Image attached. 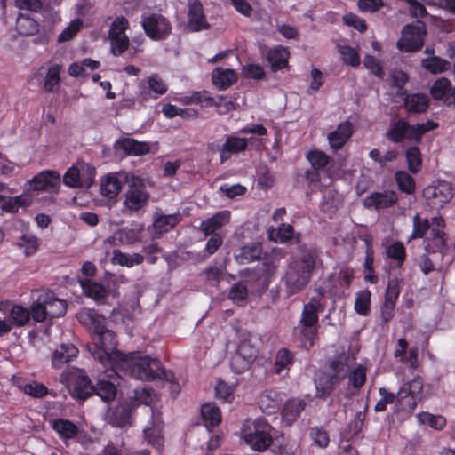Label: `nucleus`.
Segmentation results:
<instances>
[{"label": "nucleus", "mask_w": 455, "mask_h": 455, "mask_svg": "<svg viewBox=\"0 0 455 455\" xmlns=\"http://www.w3.org/2000/svg\"><path fill=\"white\" fill-rule=\"evenodd\" d=\"M129 28V21L124 16H117L110 25L108 30V39L122 36L125 35L126 29Z\"/></svg>", "instance_id": "obj_59"}, {"label": "nucleus", "mask_w": 455, "mask_h": 455, "mask_svg": "<svg viewBox=\"0 0 455 455\" xmlns=\"http://www.w3.org/2000/svg\"><path fill=\"white\" fill-rule=\"evenodd\" d=\"M418 419L422 424H428L432 428L442 430L446 425V419L441 415H433L429 412L422 411L418 414Z\"/></svg>", "instance_id": "obj_55"}, {"label": "nucleus", "mask_w": 455, "mask_h": 455, "mask_svg": "<svg viewBox=\"0 0 455 455\" xmlns=\"http://www.w3.org/2000/svg\"><path fill=\"white\" fill-rule=\"evenodd\" d=\"M212 81L220 90H226L237 81V76L233 69L217 67L212 73Z\"/></svg>", "instance_id": "obj_31"}, {"label": "nucleus", "mask_w": 455, "mask_h": 455, "mask_svg": "<svg viewBox=\"0 0 455 455\" xmlns=\"http://www.w3.org/2000/svg\"><path fill=\"white\" fill-rule=\"evenodd\" d=\"M60 381L68 388L71 396L84 402L93 395V385L85 371L78 368L64 371L60 375Z\"/></svg>", "instance_id": "obj_4"}, {"label": "nucleus", "mask_w": 455, "mask_h": 455, "mask_svg": "<svg viewBox=\"0 0 455 455\" xmlns=\"http://www.w3.org/2000/svg\"><path fill=\"white\" fill-rule=\"evenodd\" d=\"M280 259L275 255H264L261 262L253 268H247L243 276L252 278L260 283L264 289H267L279 267Z\"/></svg>", "instance_id": "obj_6"}, {"label": "nucleus", "mask_w": 455, "mask_h": 455, "mask_svg": "<svg viewBox=\"0 0 455 455\" xmlns=\"http://www.w3.org/2000/svg\"><path fill=\"white\" fill-rule=\"evenodd\" d=\"M78 354L77 347L71 344H60L52 355V366L54 369H60L66 363L74 360Z\"/></svg>", "instance_id": "obj_26"}, {"label": "nucleus", "mask_w": 455, "mask_h": 455, "mask_svg": "<svg viewBox=\"0 0 455 455\" xmlns=\"http://www.w3.org/2000/svg\"><path fill=\"white\" fill-rule=\"evenodd\" d=\"M40 25L28 14L20 13L16 20V30L23 36H31L38 33Z\"/></svg>", "instance_id": "obj_35"}, {"label": "nucleus", "mask_w": 455, "mask_h": 455, "mask_svg": "<svg viewBox=\"0 0 455 455\" xmlns=\"http://www.w3.org/2000/svg\"><path fill=\"white\" fill-rule=\"evenodd\" d=\"M342 379L343 375H321L315 380V396L321 399H326L332 393L334 387L339 385Z\"/></svg>", "instance_id": "obj_29"}, {"label": "nucleus", "mask_w": 455, "mask_h": 455, "mask_svg": "<svg viewBox=\"0 0 455 455\" xmlns=\"http://www.w3.org/2000/svg\"><path fill=\"white\" fill-rule=\"evenodd\" d=\"M294 235V228L292 225L282 223L276 229L271 228L268 230V237L271 241L275 243H287L291 241Z\"/></svg>", "instance_id": "obj_43"}, {"label": "nucleus", "mask_w": 455, "mask_h": 455, "mask_svg": "<svg viewBox=\"0 0 455 455\" xmlns=\"http://www.w3.org/2000/svg\"><path fill=\"white\" fill-rule=\"evenodd\" d=\"M8 319L11 320L12 326L22 327L29 322L30 312L20 305H14L10 310Z\"/></svg>", "instance_id": "obj_45"}, {"label": "nucleus", "mask_w": 455, "mask_h": 455, "mask_svg": "<svg viewBox=\"0 0 455 455\" xmlns=\"http://www.w3.org/2000/svg\"><path fill=\"white\" fill-rule=\"evenodd\" d=\"M290 52L288 48L282 45H275L270 48L266 56L272 72H277L288 67Z\"/></svg>", "instance_id": "obj_25"}, {"label": "nucleus", "mask_w": 455, "mask_h": 455, "mask_svg": "<svg viewBox=\"0 0 455 455\" xmlns=\"http://www.w3.org/2000/svg\"><path fill=\"white\" fill-rule=\"evenodd\" d=\"M29 183L33 190H55L60 184V177L57 172L47 170L34 176Z\"/></svg>", "instance_id": "obj_15"}, {"label": "nucleus", "mask_w": 455, "mask_h": 455, "mask_svg": "<svg viewBox=\"0 0 455 455\" xmlns=\"http://www.w3.org/2000/svg\"><path fill=\"white\" fill-rule=\"evenodd\" d=\"M423 196L431 208H442L453 197L452 185L445 180H437L424 188Z\"/></svg>", "instance_id": "obj_8"}, {"label": "nucleus", "mask_w": 455, "mask_h": 455, "mask_svg": "<svg viewBox=\"0 0 455 455\" xmlns=\"http://www.w3.org/2000/svg\"><path fill=\"white\" fill-rule=\"evenodd\" d=\"M201 418L208 429L215 427L222 419L220 409L214 403H206L201 407Z\"/></svg>", "instance_id": "obj_32"}, {"label": "nucleus", "mask_w": 455, "mask_h": 455, "mask_svg": "<svg viewBox=\"0 0 455 455\" xmlns=\"http://www.w3.org/2000/svg\"><path fill=\"white\" fill-rule=\"evenodd\" d=\"M141 25L147 36L154 41L164 40L172 33L170 21L162 14L151 13L143 17Z\"/></svg>", "instance_id": "obj_9"}, {"label": "nucleus", "mask_w": 455, "mask_h": 455, "mask_svg": "<svg viewBox=\"0 0 455 455\" xmlns=\"http://www.w3.org/2000/svg\"><path fill=\"white\" fill-rule=\"evenodd\" d=\"M309 435L313 443L319 448L323 449L329 445V435L323 427H311Z\"/></svg>", "instance_id": "obj_61"}, {"label": "nucleus", "mask_w": 455, "mask_h": 455, "mask_svg": "<svg viewBox=\"0 0 455 455\" xmlns=\"http://www.w3.org/2000/svg\"><path fill=\"white\" fill-rule=\"evenodd\" d=\"M236 352L253 363L259 355L258 347L250 339H243L237 347Z\"/></svg>", "instance_id": "obj_60"}, {"label": "nucleus", "mask_w": 455, "mask_h": 455, "mask_svg": "<svg viewBox=\"0 0 455 455\" xmlns=\"http://www.w3.org/2000/svg\"><path fill=\"white\" fill-rule=\"evenodd\" d=\"M296 355L287 347H281L277 350L272 371L276 375L288 376L293 367Z\"/></svg>", "instance_id": "obj_18"}, {"label": "nucleus", "mask_w": 455, "mask_h": 455, "mask_svg": "<svg viewBox=\"0 0 455 455\" xmlns=\"http://www.w3.org/2000/svg\"><path fill=\"white\" fill-rule=\"evenodd\" d=\"M339 52L342 56V60L345 64L352 67H357L360 65L361 61L357 49L349 45H344L339 46Z\"/></svg>", "instance_id": "obj_56"}, {"label": "nucleus", "mask_w": 455, "mask_h": 455, "mask_svg": "<svg viewBox=\"0 0 455 455\" xmlns=\"http://www.w3.org/2000/svg\"><path fill=\"white\" fill-rule=\"evenodd\" d=\"M395 180L398 189L408 195H411L416 190V182L412 176L405 171H397L395 173Z\"/></svg>", "instance_id": "obj_46"}, {"label": "nucleus", "mask_w": 455, "mask_h": 455, "mask_svg": "<svg viewBox=\"0 0 455 455\" xmlns=\"http://www.w3.org/2000/svg\"><path fill=\"white\" fill-rule=\"evenodd\" d=\"M115 148L122 150L126 156H143L150 151L148 142L138 141L132 138H121L115 143Z\"/></svg>", "instance_id": "obj_22"}, {"label": "nucleus", "mask_w": 455, "mask_h": 455, "mask_svg": "<svg viewBox=\"0 0 455 455\" xmlns=\"http://www.w3.org/2000/svg\"><path fill=\"white\" fill-rule=\"evenodd\" d=\"M228 298L235 304H243L248 298V289L242 283H235L229 291Z\"/></svg>", "instance_id": "obj_62"}, {"label": "nucleus", "mask_w": 455, "mask_h": 455, "mask_svg": "<svg viewBox=\"0 0 455 455\" xmlns=\"http://www.w3.org/2000/svg\"><path fill=\"white\" fill-rule=\"evenodd\" d=\"M274 427L264 417L246 419L242 428L244 443L253 451L263 452L273 443Z\"/></svg>", "instance_id": "obj_3"}, {"label": "nucleus", "mask_w": 455, "mask_h": 455, "mask_svg": "<svg viewBox=\"0 0 455 455\" xmlns=\"http://www.w3.org/2000/svg\"><path fill=\"white\" fill-rule=\"evenodd\" d=\"M402 280L397 277H394L388 280L386 292L385 301L392 302L396 304L401 292Z\"/></svg>", "instance_id": "obj_58"}, {"label": "nucleus", "mask_w": 455, "mask_h": 455, "mask_svg": "<svg viewBox=\"0 0 455 455\" xmlns=\"http://www.w3.org/2000/svg\"><path fill=\"white\" fill-rule=\"evenodd\" d=\"M402 96L403 107L410 114H422L429 108V99L425 93H409L404 91Z\"/></svg>", "instance_id": "obj_20"}, {"label": "nucleus", "mask_w": 455, "mask_h": 455, "mask_svg": "<svg viewBox=\"0 0 455 455\" xmlns=\"http://www.w3.org/2000/svg\"><path fill=\"white\" fill-rule=\"evenodd\" d=\"M132 410L129 406H123L114 411L110 416V423L118 427L131 425Z\"/></svg>", "instance_id": "obj_49"}, {"label": "nucleus", "mask_w": 455, "mask_h": 455, "mask_svg": "<svg viewBox=\"0 0 455 455\" xmlns=\"http://www.w3.org/2000/svg\"><path fill=\"white\" fill-rule=\"evenodd\" d=\"M128 185L129 188L125 194L124 204L132 211L140 210L149 197L144 180L132 175L128 180Z\"/></svg>", "instance_id": "obj_10"}, {"label": "nucleus", "mask_w": 455, "mask_h": 455, "mask_svg": "<svg viewBox=\"0 0 455 455\" xmlns=\"http://www.w3.org/2000/svg\"><path fill=\"white\" fill-rule=\"evenodd\" d=\"M405 158L408 165V170L416 174L421 171L422 168V154L418 146H411L405 150Z\"/></svg>", "instance_id": "obj_41"}, {"label": "nucleus", "mask_w": 455, "mask_h": 455, "mask_svg": "<svg viewBox=\"0 0 455 455\" xmlns=\"http://www.w3.org/2000/svg\"><path fill=\"white\" fill-rule=\"evenodd\" d=\"M93 340L91 354L103 366L111 368L116 375L123 373L140 380H153L156 379L168 380L169 372L162 366L157 359L142 355L139 351L123 353L116 349V333L106 325L102 330L96 331L92 336Z\"/></svg>", "instance_id": "obj_1"}, {"label": "nucleus", "mask_w": 455, "mask_h": 455, "mask_svg": "<svg viewBox=\"0 0 455 455\" xmlns=\"http://www.w3.org/2000/svg\"><path fill=\"white\" fill-rule=\"evenodd\" d=\"M112 261L114 264L122 267H132L135 265H140L144 261V257L140 253H133L132 255L122 252L120 250H114Z\"/></svg>", "instance_id": "obj_42"}, {"label": "nucleus", "mask_w": 455, "mask_h": 455, "mask_svg": "<svg viewBox=\"0 0 455 455\" xmlns=\"http://www.w3.org/2000/svg\"><path fill=\"white\" fill-rule=\"evenodd\" d=\"M122 189V182L115 175H108L100 184V193L108 198H115Z\"/></svg>", "instance_id": "obj_44"}, {"label": "nucleus", "mask_w": 455, "mask_h": 455, "mask_svg": "<svg viewBox=\"0 0 455 455\" xmlns=\"http://www.w3.org/2000/svg\"><path fill=\"white\" fill-rule=\"evenodd\" d=\"M386 255L394 261L395 267L397 268L403 267L407 258L406 249L400 241H395L386 246Z\"/></svg>", "instance_id": "obj_38"}, {"label": "nucleus", "mask_w": 455, "mask_h": 455, "mask_svg": "<svg viewBox=\"0 0 455 455\" xmlns=\"http://www.w3.org/2000/svg\"><path fill=\"white\" fill-rule=\"evenodd\" d=\"M60 67L59 65H52L49 68L44 84L45 92H52L59 85L60 81Z\"/></svg>", "instance_id": "obj_57"}, {"label": "nucleus", "mask_w": 455, "mask_h": 455, "mask_svg": "<svg viewBox=\"0 0 455 455\" xmlns=\"http://www.w3.org/2000/svg\"><path fill=\"white\" fill-rule=\"evenodd\" d=\"M76 318L91 331L92 336L106 325V318L93 308H83L77 313Z\"/></svg>", "instance_id": "obj_17"}, {"label": "nucleus", "mask_w": 455, "mask_h": 455, "mask_svg": "<svg viewBox=\"0 0 455 455\" xmlns=\"http://www.w3.org/2000/svg\"><path fill=\"white\" fill-rule=\"evenodd\" d=\"M18 387L24 394L33 398H43L49 394V389L45 385L35 380L23 385L19 384Z\"/></svg>", "instance_id": "obj_48"}, {"label": "nucleus", "mask_w": 455, "mask_h": 455, "mask_svg": "<svg viewBox=\"0 0 455 455\" xmlns=\"http://www.w3.org/2000/svg\"><path fill=\"white\" fill-rule=\"evenodd\" d=\"M264 255L262 243H251L240 247L235 253V261L240 265L249 264L260 260Z\"/></svg>", "instance_id": "obj_19"}, {"label": "nucleus", "mask_w": 455, "mask_h": 455, "mask_svg": "<svg viewBox=\"0 0 455 455\" xmlns=\"http://www.w3.org/2000/svg\"><path fill=\"white\" fill-rule=\"evenodd\" d=\"M251 364L252 363L251 361L243 357L237 352H235L230 359V368L235 373L237 374H241L246 371Z\"/></svg>", "instance_id": "obj_64"}, {"label": "nucleus", "mask_w": 455, "mask_h": 455, "mask_svg": "<svg viewBox=\"0 0 455 455\" xmlns=\"http://www.w3.org/2000/svg\"><path fill=\"white\" fill-rule=\"evenodd\" d=\"M398 201V196L394 190L383 192H372L364 199V205L367 208L376 210L386 209L395 205Z\"/></svg>", "instance_id": "obj_16"}, {"label": "nucleus", "mask_w": 455, "mask_h": 455, "mask_svg": "<svg viewBox=\"0 0 455 455\" xmlns=\"http://www.w3.org/2000/svg\"><path fill=\"white\" fill-rule=\"evenodd\" d=\"M180 220L178 214H162L154 220V229L156 234L163 235L172 230Z\"/></svg>", "instance_id": "obj_40"}, {"label": "nucleus", "mask_w": 455, "mask_h": 455, "mask_svg": "<svg viewBox=\"0 0 455 455\" xmlns=\"http://www.w3.org/2000/svg\"><path fill=\"white\" fill-rule=\"evenodd\" d=\"M431 96L436 100H443L448 107L455 108V88L451 87V81L441 77L435 81L430 88Z\"/></svg>", "instance_id": "obj_13"}, {"label": "nucleus", "mask_w": 455, "mask_h": 455, "mask_svg": "<svg viewBox=\"0 0 455 455\" xmlns=\"http://www.w3.org/2000/svg\"><path fill=\"white\" fill-rule=\"evenodd\" d=\"M144 438L148 444L160 450L163 446L164 436L161 424L152 419L143 431Z\"/></svg>", "instance_id": "obj_36"}, {"label": "nucleus", "mask_w": 455, "mask_h": 455, "mask_svg": "<svg viewBox=\"0 0 455 455\" xmlns=\"http://www.w3.org/2000/svg\"><path fill=\"white\" fill-rule=\"evenodd\" d=\"M321 254L315 243L298 245L283 277L288 296L298 294L307 286L314 272L323 265Z\"/></svg>", "instance_id": "obj_2"}, {"label": "nucleus", "mask_w": 455, "mask_h": 455, "mask_svg": "<svg viewBox=\"0 0 455 455\" xmlns=\"http://www.w3.org/2000/svg\"><path fill=\"white\" fill-rule=\"evenodd\" d=\"M323 311L320 299L312 298L303 307L299 323L302 326L301 334L312 347L318 334V314Z\"/></svg>", "instance_id": "obj_5"}, {"label": "nucleus", "mask_w": 455, "mask_h": 455, "mask_svg": "<svg viewBox=\"0 0 455 455\" xmlns=\"http://www.w3.org/2000/svg\"><path fill=\"white\" fill-rule=\"evenodd\" d=\"M29 312L30 318L36 323H43L48 319L42 294H40L37 299L31 304Z\"/></svg>", "instance_id": "obj_54"}, {"label": "nucleus", "mask_w": 455, "mask_h": 455, "mask_svg": "<svg viewBox=\"0 0 455 455\" xmlns=\"http://www.w3.org/2000/svg\"><path fill=\"white\" fill-rule=\"evenodd\" d=\"M229 211H220L216 212L211 218L202 221L201 229L205 236L217 234L216 231L228 224L230 220Z\"/></svg>", "instance_id": "obj_28"}, {"label": "nucleus", "mask_w": 455, "mask_h": 455, "mask_svg": "<svg viewBox=\"0 0 455 455\" xmlns=\"http://www.w3.org/2000/svg\"><path fill=\"white\" fill-rule=\"evenodd\" d=\"M363 240L366 244L364 259V280L370 283L376 284L379 281L374 270V251L371 237L364 235Z\"/></svg>", "instance_id": "obj_30"}, {"label": "nucleus", "mask_w": 455, "mask_h": 455, "mask_svg": "<svg viewBox=\"0 0 455 455\" xmlns=\"http://www.w3.org/2000/svg\"><path fill=\"white\" fill-rule=\"evenodd\" d=\"M107 377H102L99 379L96 385H93V395H98L102 401L106 403L112 402L116 399L117 394L116 381L118 379H122L123 377H126L123 373L119 375L113 374L111 372V368L108 371Z\"/></svg>", "instance_id": "obj_11"}, {"label": "nucleus", "mask_w": 455, "mask_h": 455, "mask_svg": "<svg viewBox=\"0 0 455 455\" xmlns=\"http://www.w3.org/2000/svg\"><path fill=\"white\" fill-rule=\"evenodd\" d=\"M371 296L369 290H363L356 293L355 300V310L362 316H368L371 313Z\"/></svg>", "instance_id": "obj_47"}, {"label": "nucleus", "mask_w": 455, "mask_h": 455, "mask_svg": "<svg viewBox=\"0 0 455 455\" xmlns=\"http://www.w3.org/2000/svg\"><path fill=\"white\" fill-rule=\"evenodd\" d=\"M402 34V38L397 42V48L403 52H418L424 44V37L427 34L426 25L418 20L416 23L404 26Z\"/></svg>", "instance_id": "obj_7"}, {"label": "nucleus", "mask_w": 455, "mask_h": 455, "mask_svg": "<svg viewBox=\"0 0 455 455\" xmlns=\"http://www.w3.org/2000/svg\"><path fill=\"white\" fill-rule=\"evenodd\" d=\"M307 403L300 398L288 399L282 409V420L286 426H291L299 417L302 411L305 410Z\"/></svg>", "instance_id": "obj_23"}, {"label": "nucleus", "mask_w": 455, "mask_h": 455, "mask_svg": "<svg viewBox=\"0 0 455 455\" xmlns=\"http://www.w3.org/2000/svg\"><path fill=\"white\" fill-rule=\"evenodd\" d=\"M52 429L58 434L65 445H68V441L77 438L80 440L83 431L71 420L67 419H56L51 422Z\"/></svg>", "instance_id": "obj_14"}, {"label": "nucleus", "mask_w": 455, "mask_h": 455, "mask_svg": "<svg viewBox=\"0 0 455 455\" xmlns=\"http://www.w3.org/2000/svg\"><path fill=\"white\" fill-rule=\"evenodd\" d=\"M235 387L220 380L215 387L216 397L223 402L231 403L234 399Z\"/></svg>", "instance_id": "obj_63"}, {"label": "nucleus", "mask_w": 455, "mask_h": 455, "mask_svg": "<svg viewBox=\"0 0 455 455\" xmlns=\"http://www.w3.org/2000/svg\"><path fill=\"white\" fill-rule=\"evenodd\" d=\"M80 285L84 294L96 301L102 300L108 296V291L106 288L100 283L91 279L81 280Z\"/></svg>", "instance_id": "obj_37"}, {"label": "nucleus", "mask_w": 455, "mask_h": 455, "mask_svg": "<svg viewBox=\"0 0 455 455\" xmlns=\"http://www.w3.org/2000/svg\"><path fill=\"white\" fill-rule=\"evenodd\" d=\"M421 66L431 74H441L451 68V62L439 57L432 56L422 60Z\"/></svg>", "instance_id": "obj_39"}, {"label": "nucleus", "mask_w": 455, "mask_h": 455, "mask_svg": "<svg viewBox=\"0 0 455 455\" xmlns=\"http://www.w3.org/2000/svg\"><path fill=\"white\" fill-rule=\"evenodd\" d=\"M84 22L80 18L73 20L58 36V42L63 43L73 39L82 29Z\"/></svg>", "instance_id": "obj_51"}, {"label": "nucleus", "mask_w": 455, "mask_h": 455, "mask_svg": "<svg viewBox=\"0 0 455 455\" xmlns=\"http://www.w3.org/2000/svg\"><path fill=\"white\" fill-rule=\"evenodd\" d=\"M409 122L405 119L399 118L394 122L386 132V138L390 142L399 144L407 140Z\"/></svg>", "instance_id": "obj_34"}, {"label": "nucleus", "mask_w": 455, "mask_h": 455, "mask_svg": "<svg viewBox=\"0 0 455 455\" xmlns=\"http://www.w3.org/2000/svg\"><path fill=\"white\" fill-rule=\"evenodd\" d=\"M247 148V139L227 135L225 142L222 143L220 163H226L233 155L244 152Z\"/></svg>", "instance_id": "obj_24"}, {"label": "nucleus", "mask_w": 455, "mask_h": 455, "mask_svg": "<svg viewBox=\"0 0 455 455\" xmlns=\"http://www.w3.org/2000/svg\"><path fill=\"white\" fill-rule=\"evenodd\" d=\"M29 203L27 198L22 195L7 197L4 196L3 204L1 210L9 213H16L20 207L27 206Z\"/></svg>", "instance_id": "obj_50"}, {"label": "nucleus", "mask_w": 455, "mask_h": 455, "mask_svg": "<svg viewBox=\"0 0 455 455\" xmlns=\"http://www.w3.org/2000/svg\"><path fill=\"white\" fill-rule=\"evenodd\" d=\"M430 228V221L427 219H423L419 213L413 217V229L410 235V240L423 238L427 231Z\"/></svg>", "instance_id": "obj_52"}, {"label": "nucleus", "mask_w": 455, "mask_h": 455, "mask_svg": "<svg viewBox=\"0 0 455 455\" xmlns=\"http://www.w3.org/2000/svg\"><path fill=\"white\" fill-rule=\"evenodd\" d=\"M307 159L311 164V168L316 170L324 169L330 162V156L320 150H311L307 155Z\"/></svg>", "instance_id": "obj_53"}, {"label": "nucleus", "mask_w": 455, "mask_h": 455, "mask_svg": "<svg viewBox=\"0 0 455 455\" xmlns=\"http://www.w3.org/2000/svg\"><path fill=\"white\" fill-rule=\"evenodd\" d=\"M42 296L48 319L60 317L66 314L68 307L66 300L55 297L52 292H45Z\"/></svg>", "instance_id": "obj_27"}, {"label": "nucleus", "mask_w": 455, "mask_h": 455, "mask_svg": "<svg viewBox=\"0 0 455 455\" xmlns=\"http://www.w3.org/2000/svg\"><path fill=\"white\" fill-rule=\"evenodd\" d=\"M188 26L193 32H198L210 28V24L206 20L204 12V6L200 0L188 1Z\"/></svg>", "instance_id": "obj_12"}, {"label": "nucleus", "mask_w": 455, "mask_h": 455, "mask_svg": "<svg viewBox=\"0 0 455 455\" xmlns=\"http://www.w3.org/2000/svg\"><path fill=\"white\" fill-rule=\"evenodd\" d=\"M353 125L349 121L340 123L335 131L327 136L329 144L334 151H338L348 141L353 134Z\"/></svg>", "instance_id": "obj_21"}, {"label": "nucleus", "mask_w": 455, "mask_h": 455, "mask_svg": "<svg viewBox=\"0 0 455 455\" xmlns=\"http://www.w3.org/2000/svg\"><path fill=\"white\" fill-rule=\"evenodd\" d=\"M419 402V400L406 392L405 388L400 387L396 394L395 411L396 413L406 412L411 414L416 409Z\"/></svg>", "instance_id": "obj_33"}]
</instances>
